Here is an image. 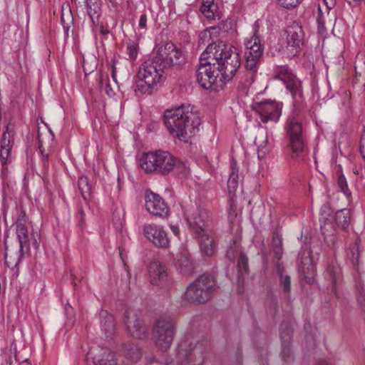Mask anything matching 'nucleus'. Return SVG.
Listing matches in <instances>:
<instances>
[{"label": "nucleus", "instance_id": "obj_1", "mask_svg": "<svg viewBox=\"0 0 365 365\" xmlns=\"http://www.w3.org/2000/svg\"><path fill=\"white\" fill-rule=\"evenodd\" d=\"M205 51L211 56L221 82L225 84L230 81L241 65L237 48L223 41H217L210 43Z\"/></svg>", "mask_w": 365, "mask_h": 365}, {"label": "nucleus", "instance_id": "obj_2", "mask_svg": "<svg viewBox=\"0 0 365 365\" xmlns=\"http://www.w3.org/2000/svg\"><path fill=\"white\" fill-rule=\"evenodd\" d=\"M163 120L169 133L185 143L195 135V130H198L200 125L197 115L192 112L189 106L184 105L165 110Z\"/></svg>", "mask_w": 365, "mask_h": 365}, {"label": "nucleus", "instance_id": "obj_3", "mask_svg": "<svg viewBox=\"0 0 365 365\" xmlns=\"http://www.w3.org/2000/svg\"><path fill=\"white\" fill-rule=\"evenodd\" d=\"M175 156L168 151L158 150L143 153L139 165L146 174L168 175L173 170Z\"/></svg>", "mask_w": 365, "mask_h": 365}, {"label": "nucleus", "instance_id": "obj_4", "mask_svg": "<svg viewBox=\"0 0 365 365\" xmlns=\"http://www.w3.org/2000/svg\"><path fill=\"white\" fill-rule=\"evenodd\" d=\"M164 69L160 66V61L155 56L144 61L138 68L135 91L141 93H150L160 82Z\"/></svg>", "mask_w": 365, "mask_h": 365}, {"label": "nucleus", "instance_id": "obj_5", "mask_svg": "<svg viewBox=\"0 0 365 365\" xmlns=\"http://www.w3.org/2000/svg\"><path fill=\"white\" fill-rule=\"evenodd\" d=\"M276 79L283 82L293 98L294 114L299 115L306 107L302 81L287 66H278L275 70Z\"/></svg>", "mask_w": 365, "mask_h": 365}, {"label": "nucleus", "instance_id": "obj_6", "mask_svg": "<svg viewBox=\"0 0 365 365\" xmlns=\"http://www.w3.org/2000/svg\"><path fill=\"white\" fill-rule=\"evenodd\" d=\"M215 290L216 282L214 277L204 273L187 287L185 299L190 303L205 304L212 297Z\"/></svg>", "mask_w": 365, "mask_h": 365}, {"label": "nucleus", "instance_id": "obj_7", "mask_svg": "<svg viewBox=\"0 0 365 365\" xmlns=\"http://www.w3.org/2000/svg\"><path fill=\"white\" fill-rule=\"evenodd\" d=\"M210 57L205 50L202 53L195 76L202 88L217 91L225 83L221 82L220 74L217 73L215 64L212 63Z\"/></svg>", "mask_w": 365, "mask_h": 365}, {"label": "nucleus", "instance_id": "obj_8", "mask_svg": "<svg viewBox=\"0 0 365 365\" xmlns=\"http://www.w3.org/2000/svg\"><path fill=\"white\" fill-rule=\"evenodd\" d=\"M175 329V322L170 316H161L155 321L152 328V337L160 350L165 351L170 349Z\"/></svg>", "mask_w": 365, "mask_h": 365}, {"label": "nucleus", "instance_id": "obj_9", "mask_svg": "<svg viewBox=\"0 0 365 365\" xmlns=\"http://www.w3.org/2000/svg\"><path fill=\"white\" fill-rule=\"evenodd\" d=\"M205 354L202 344L185 340L176 348V360L180 365H204Z\"/></svg>", "mask_w": 365, "mask_h": 365}, {"label": "nucleus", "instance_id": "obj_10", "mask_svg": "<svg viewBox=\"0 0 365 365\" xmlns=\"http://www.w3.org/2000/svg\"><path fill=\"white\" fill-rule=\"evenodd\" d=\"M155 56L160 61V66L164 68L180 69L187 62L185 52L170 41L160 46Z\"/></svg>", "mask_w": 365, "mask_h": 365}, {"label": "nucleus", "instance_id": "obj_11", "mask_svg": "<svg viewBox=\"0 0 365 365\" xmlns=\"http://www.w3.org/2000/svg\"><path fill=\"white\" fill-rule=\"evenodd\" d=\"M245 67L251 74V79L254 81V76L258 71L260 60L264 52V46L261 43L258 31L255 30L251 38L245 43Z\"/></svg>", "mask_w": 365, "mask_h": 365}, {"label": "nucleus", "instance_id": "obj_12", "mask_svg": "<svg viewBox=\"0 0 365 365\" xmlns=\"http://www.w3.org/2000/svg\"><path fill=\"white\" fill-rule=\"evenodd\" d=\"M285 129L289 145L293 154L298 156L304 147L305 134L302 123L294 118H289Z\"/></svg>", "mask_w": 365, "mask_h": 365}, {"label": "nucleus", "instance_id": "obj_13", "mask_svg": "<svg viewBox=\"0 0 365 365\" xmlns=\"http://www.w3.org/2000/svg\"><path fill=\"white\" fill-rule=\"evenodd\" d=\"M286 51L288 57L296 56L302 50L304 43V34L302 27L297 22H293L285 29Z\"/></svg>", "mask_w": 365, "mask_h": 365}, {"label": "nucleus", "instance_id": "obj_14", "mask_svg": "<svg viewBox=\"0 0 365 365\" xmlns=\"http://www.w3.org/2000/svg\"><path fill=\"white\" fill-rule=\"evenodd\" d=\"M282 103L269 99L256 102L253 107L263 123L277 122L282 115Z\"/></svg>", "mask_w": 365, "mask_h": 365}, {"label": "nucleus", "instance_id": "obj_15", "mask_svg": "<svg viewBox=\"0 0 365 365\" xmlns=\"http://www.w3.org/2000/svg\"><path fill=\"white\" fill-rule=\"evenodd\" d=\"M145 207L153 216L167 219L170 215V207L158 194L147 190L145 194Z\"/></svg>", "mask_w": 365, "mask_h": 365}, {"label": "nucleus", "instance_id": "obj_16", "mask_svg": "<svg viewBox=\"0 0 365 365\" xmlns=\"http://www.w3.org/2000/svg\"><path fill=\"white\" fill-rule=\"evenodd\" d=\"M148 272L151 284L161 288H168L172 284V279L168 277L165 266L159 262H151Z\"/></svg>", "mask_w": 365, "mask_h": 365}, {"label": "nucleus", "instance_id": "obj_17", "mask_svg": "<svg viewBox=\"0 0 365 365\" xmlns=\"http://www.w3.org/2000/svg\"><path fill=\"white\" fill-rule=\"evenodd\" d=\"M143 235L155 247L167 248L170 245V240L166 231L155 224L145 225L143 228Z\"/></svg>", "mask_w": 365, "mask_h": 365}, {"label": "nucleus", "instance_id": "obj_18", "mask_svg": "<svg viewBox=\"0 0 365 365\" xmlns=\"http://www.w3.org/2000/svg\"><path fill=\"white\" fill-rule=\"evenodd\" d=\"M194 236L207 232L211 217L207 210H197L187 220Z\"/></svg>", "mask_w": 365, "mask_h": 365}, {"label": "nucleus", "instance_id": "obj_19", "mask_svg": "<svg viewBox=\"0 0 365 365\" xmlns=\"http://www.w3.org/2000/svg\"><path fill=\"white\" fill-rule=\"evenodd\" d=\"M124 322L128 331L133 337L139 339H144L147 337V327L137 314L131 316L128 310L125 311Z\"/></svg>", "mask_w": 365, "mask_h": 365}, {"label": "nucleus", "instance_id": "obj_20", "mask_svg": "<svg viewBox=\"0 0 365 365\" xmlns=\"http://www.w3.org/2000/svg\"><path fill=\"white\" fill-rule=\"evenodd\" d=\"M88 355L93 359L94 365H118L115 353L107 349L92 348Z\"/></svg>", "mask_w": 365, "mask_h": 365}, {"label": "nucleus", "instance_id": "obj_21", "mask_svg": "<svg viewBox=\"0 0 365 365\" xmlns=\"http://www.w3.org/2000/svg\"><path fill=\"white\" fill-rule=\"evenodd\" d=\"M249 258L247 255L241 251L237 260V292L241 294L243 292L245 274L250 272Z\"/></svg>", "mask_w": 365, "mask_h": 365}, {"label": "nucleus", "instance_id": "obj_22", "mask_svg": "<svg viewBox=\"0 0 365 365\" xmlns=\"http://www.w3.org/2000/svg\"><path fill=\"white\" fill-rule=\"evenodd\" d=\"M195 238L198 240L200 250L202 255L210 257L217 252V245L207 232L195 236Z\"/></svg>", "mask_w": 365, "mask_h": 365}, {"label": "nucleus", "instance_id": "obj_23", "mask_svg": "<svg viewBox=\"0 0 365 365\" xmlns=\"http://www.w3.org/2000/svg\"><path fill=\"white\" fill-rule=\"evenodd\" d=\"M76 5L80 4L77 0H73ZM84 6L86 10V14L89 16L93 25L98 21L102 14V0H84Z\"/></svg>", "mask_w": 365, "mask_h": 365}, {"label": "nucleus", "instance_id": "obj_24", "mask_svg": "<svg viewBox=\"0 0 365 365\" xmlns=\"http://www.w3.org/2000/svg\"><path fill=\"white\" fill-rule=\"evenodd\" d=\"M16 229V236L19 242V257L16 264L24 257L25 252L30 250V236L26 225H17Z\"/></svg>", "mask_w": 365, "mask_h": 365}, {"label": "nucleus", "instance_id": "obj_25", "mask_svg": "<svg viewBox=\"0 0 365 365\" xmlns=\"http://www.w3.org/2000/svg\"><path fill=\"white\" fill-rule=\"evenodd\" d=\"M299 255H301V261L298 266V270L303 274L304 279L309 282L312 279L309 275L313 273L314 269V264L312 257V250H304L299 254Z\"/></svg>", "mask_w": 365, "mask_h": 365}, {"label": "nucleus", "instance_id": "obj_26", "mask_svg": "<svg viewBox=\"0 0 365 365\" xmlns=\"http://www.w3.org/2000/svg\"><path fill=\"white\" fill-rule=\"evenodd\" d=\"M121 355L129 362H137L142 356L139 346L132 341L123 343L120 350Z\"/></svg>", "mask_w": 365, "mask_h": 365}, {"label": "nucleus", "instance_id": "obj_27", "mask_svg": "<svg viewBox=\"0 0 365 365\" xmlns=\"http://www.w3.org/2000/svg\"><path fill=\"white\" fill-rule=\"evenodd\" d=\"M175 267L183 274H190L195 269L191 256L187 253H180L176 259Z\"/></svg>", "mask_w": 365, "mask_h": 365}, {"label": "nucleus", "instance_id": "obj_28", "mask_svg": "<svg viewBox=\"0 0 365 365\" xmlns=\"http://www.w3.org/2000/svg\"><path fill=\"white\" fill-rule=\"evenodd\" d=\"M200 11L209 20L220 19V11L215 0H202Z\"/></svg>", "mask_w": 365, "mask_h": 365}, {"label": "nucleus", "instance_id": "obj_29", "mask_svg": "<svg viewBox=\"0 0 365 365\" xmlns=\"http://www.w3.org/2000/svg\"><path fill=\"white\" fill-rule=\"evenodd\" d=\"M99 315L101 319V329L104 332L105 335L107 337L113 335L115 329L113 317L111 314H110L106 310L103 309H102L100 312Z\"/></svg>", "mask_w": 365, "mask_h": 365}, {"label": "nucleus", "instance_id": "obj_30", "mask_svg": "<svg viewBox=\"0 0 365 365\" xmlns=\"http://www.w3.org/2000/svg\"><path fill=\"white\" fill-rule=\"evenodd\" d=\"M239 167L235 158H232L230 163V173L227 180V189L229 194H235L238 187Z\"/></svg>", "mask_w": 365, "mask_h": 365}, {"label": "nucleus", "instance_id": "obj_31", "mask_svg": "<svg viewBox=\"0 0 365 365\" xmlns=\"http://www.w3.org/2000/svg\"><path fill=\"white\" fill-rule=\"evenodd\" d=\"M351 218V210L346 208L338 210L334 215L336 225L341 230H346L349 227Z\"/></svg>", "mask_w": 365, "mask_h": 365}, {"label": "nucleus", "instance_id": "obj_32", "mask_svg": "<svg viewBox=\"0 0 365 365\" xmlns=\"http://www.w3.org/2000/svg\"><path fill=\"white\" fill-rule=\"evenodd\" d=\"M78 187L83 198L86 201H88L91 197L92 193V187L88 178L86 175L78 177Z\"/></svg>", "mask_w": 365, "mask_h": 365}, {"label": "nucleus", "instance_id": "obj_33", "mask_svg": "<svg viewBox=\"0 0 365 365\" xmlns=\"http://www.w3.org/2000/svg\"><path fill=\"white\" fill-rule=\"evenodd\" d=\"M14 131L10 130V124L6 126L0 140V148L11 150L14 145Z\"/></svg>", "mask_w": 365, "mask_h": 365}, {"label": "nucleus", "instance_id": "obj_34", "mask_svg": "<svg viewBox=\"0 0 365 365\" xmlns=\"http://www.w3.org/2000/svg\"><path fill=\"white\" fill-rule=\"evenodd\" d=\"M336 170L337 185L341 192H342L347 197L351 195V192L349 188L348 182L345 175L342 173V168L340 165L337 166Z\"/></svg>", "mask_w": 365, "mask_h": 365}, {"label": "nucleus", "instance_id": "obj_35", "mask_svg": "<svg viewBox=\"0 0 365 365\" xmlns=\"http://www.w3.org/2000/svg\"><path fill=\"white\" fill-rule=\"evenodd\" d=\"M255 143L257 146L258 158H263L269 150L267 148L268 138L267 133L257 136L255 139Z\"/></svg>", "mask_w": 365, "mask_h": 365}, {"label": "nucleus", "instance_id": "obj_36", "mask_svg": "<svg viewBox=\"0 0 365 365\" xmlns=\"http://www.w3.org/2000/svg\"><path fill=\"white\" fill-rule=\"evenodd\" d=\"M172 172L180 178H185L190 175V168L186 163L175 157L174 166Z\"/></svg>", "mask_w": 365, "mask_h": 365}, {"label": "nucleus", "instance_id": "obj_37", "mask_svg": "<svg viewBox=\"0 0 365 365\" xmlns=\"http://www.w3.org/2000/svg\"><path fill=\"white\" fill-rule=\"evenodd\" d=\"M282 344H291L292 329L287 323H282L279 327Z\"/></svg>", "mask_w": 365, "mask_h": 365}, {"label": "nucleus", "instance_id": "obj_38", "mask_svg": "<svg viewBox=\"0 0 365 365\" xmlns=\"http://www.w3.org/2000/svg\"><path fill=\"white\" fill-rule=\"evenodd\" d=\"M279 286L282 287L283 293L289 296L291 292V277L289 274L281 275L279 277Z\"/></svg>", "mask_w": 365, "mask_h": 365}, {"label": "nucleus", "instance_id": "obj_39", "mask_svg": "<svg viewBox=\"0 0 365 365\" xmlns=\"http://www.w3.org/2000/svg\"><path fill=\"white\" fill-rule=\"evenodd\" d=\"M208 30L211 36H220L222 34H225L227 31V21H222L217 25L210 27Z\"/></svg>", "mask_w": 365, "mask_h": 365}, {"label": "nucleus", "instance_id": "obj_40", "mask_svg": "<svg viewBox=\"0 0 365 365\" xmlns=\"http://www.w3.org/2000/svg\"><path fill=\"white\" fill-rule=\"evenodd\" d=\"M139 46L138 43L134 41H129L127 42V54L130 61H135L138 54Z\"/></svg>", "mask_w": 365, "mask_h": 365}, {"label": "nucleus", "instance_id": "obj_41", "mask_svg": "<svg viewBox=\"0 0 365 365\" xmlns=\"http://www.w3.org/2000/svg\"><path fill=\"white\" fill-rule=\"evenodd\" d=\"M108 76L107 74H101L99 79V88L103 89L105 87V92L109 96H111L114 94V92L110 86V85L107 83L108 81Z\"/></svg>", "mask_w": 365, "mask_h": 365}, {"label": "nucleus", "instance_id": "obj_42", "mask_svg": "<svg viewBox=\"0 0 365 365\" xmlns=\"http://www.w3.org/2000/svg\"><path fill=\"white\" fill-rule=\"evenodd\" d=\"M360 240L356 239L354 245L351 248V262L354 267H356L359 262L360 251H359Z\"/></svg>", "mask_w": 365, "mask_h": 365}, {"label": "nucleus", "instance_id": "obj_43", "mask_svg": "<svg viewBox=\"0 0 365 365\" xmlns=\"http://www.w3.org/2000/svg\"><path fill=\"white\" fill-rule=\"evenodd\" d=\"M237 254V250L236 247V240H232L226 252V257L228 259L229 261L234 262L235 259H236Z\"/></svg>", "mask_w": 365, "mask_h": 365}, {"label": "nucleus", "instance_id": "obj_44", "mask_svg": "<svg viewBox=\"0 0 365 365\" xmlns=\"http://www.w3.org/2000/svg\"><path fill=\"white\" fill-rule=\"evenodd\" d=\"M11 150H6L0 148V162L2 165L3 170H6V165L8 163L11 161Z\"/></svg>", "mask_w": 365, "mask_h": 365}, {"label": "nucleus", "instance_id": "obj_45", "mask_svg": "<svg viewBox=\"0 0 365 365\" xmlns=\"http://www.w3.org/2000/svg\"><path fill=\"white\" fill-rule=\"evenodd\" d=\"M317 29H318V31L319 33L320 34H324L325 32V21H324V18L322 15V10H321V8L320 6L318 7V16H317Z\"/></svg>", "mask_w": 365, "mask_h": 365}, {"label": "nucleus", "instance_id": "obj_46", "mask_svg": "<svg viewBox=\"0 0 365 365\" xmlns=\"http://www.w3.org/2000/svg\"><path fill=\"white\" fill-rule=\"evenodd\" d=\"M278 4L283 8L291 9L296 7L300 3V0H277Z\"/></svg>", "mask_w": 365, "mask_h": 365}, {"label": "nucleus", "instance_id": "obj_47", "mask_svg": "<svg viewBox=\"0 0 365 365\" xmlns=\"http://www.w3.org/2000/svg\"><path fill=\"white\" fill-rule=\"evenodd\" d=\"M291 344H282V351H281V356L282 359L284 361H287L288 359L290 358L291 356Z\"/></svg>", "mask_w": 365, "mask_h": 365}, {"label": "nucleus", "instance_id": "obj_48", "mask_svg": "<svg viewBox=\"0 0 365 365\" xmlns=\"http://www.w3.org/2000/svg\"><path fill=\"white\" fill-rule=\"evenodd\" d=\"M272 247H282V238L279 232L276 230L272 233Z\"/></svg>", "mask_w": 365, "mask_h": 365}, {"label": "nucleus", "instance_id": "obj_49", "mask_svg": "<svg viewBox=\"0 0 365 365\" xmlns=\"http://www.w3.org/2000/svg\"><path fill=\"white\" fill-rule=\"evenodd\" d=\"M31 245H32L35 250H38L40 246V235L38 233H36V235L31 234Z\"/></svg>", "mask_w": 365, "mask_h": 365}, {"label": "nucleus", "instance_id": "obj_50", "mask_svg": "<svg viewBox=\"0 0 365 365\" xmlns=\"http://www.w3.org/2000/svg\"><path fill=\"white\" fill-rule=\"evenodd\" d=\"M234 195L235 194H229L230 197H229V200H228V205H229V213L231 215V214H235V209H236V204H235V199H234Z\"/></svg>", "mask_w": 365, "mask_h": 365}, {"label": "nucleus", "instance_id": "obj_51", "mask_svg": "<svg viewBox=\"0 0 365 365\" xmlns=\"http://www.w3.org/2000/svg\"><path fill=\"white\" fill-rule=\"evenodd\" d=\"M147 21H148L147 14L144 12L140 16L138 27L141 29L146 30Z\"/></svg>", "mask_w": 365, "mask_h": 365}, {"label": "nucleus", "instance_id": "obj_52", "mask_svg": "<svg viewBox=\"0 0 365 365\" xmlns=\"http://www.w3.org/2000/svg\"><path fill=\"white\" fill-rule=\"evenodd\" d=\"M26 221V212L24 211H21L17 217V220L16 222V226L17 225H25Z\"/></svg>", "mask_w": 365, "mask_h": 365}, {"label": "nucleus", "instance_id": "obj_53", "mask_svg": "<svg viewBox=\"0 0 365 365\" xmlns=\"http://www.w3.org/2000/svg\"><path fill=\"white\" fill-rule=\"evenodd\" d=\"M48 161H49V155L48 153H43L42 155V166L43 169L45 171L48 170Z\"/></svg>", "mask_w": 365, "mask_h": 365}, {"label": "nucleus", "instance_id": "obj_54", "mask_svg": "<svg viewBox=\"0 0 365 365\" xmlns=\"http://www.w3.org/2000/svg\"><path fill=\"white\" fill-rule=\"evenodd\" d=\"M273 252L275 258L277 260H280L283 254V247H272Z\"/></svg>", "mask_w": 365, "mask_h": 365}, {"label": "nucleus", "instance_id": "obj_55", "mask_svg": "<svg viewBox=\"0 0 365 365\" xmlns=\"http://www.w3.org/2000/svg\"><path fill=\"white\" fill-rule=\"evenodd\" d=\"M276 269H277V272L279 277H280V274L281 275L287 274H285V269L282 264L277 263L276 265Z\"/></svg>", "mask_w": 365, "mask_h": 365}, {"label": "nucleus", "instance_id": "obj_56", "mask_svg": "<svg viewBox=\"0 0 365 365\" xmlns=\"http://www.w3.org/2000/svg\"><path fill=\"white\" fill-rule=\"evenodd\" d=\"M78 221V226L81 229V232H83L84 229H85V227H86V224H85V217H76Z\"/></svg>", "mask_w": 365, "mask_h": 365}, {"label": "nucleus", "instance_id": "obj_57", "mask_svg": "<svg viewBox=\"0 0 365 365\" xmlns=\"http://www.w3.org/2000/svg\"><path fill=\"white\" fill-rule=\"evenodd\" d=\"M345 1L351 6H359L361 1H364L365 4V0H345Z\"/></svg>", "mask_w": 365, "mask_h": 365}, {"label": "nucleus", "instance_id": "obj_58", "mask_svg": "<svg viewBox=\"0 0 365 365\" xmlns=\"http://www.w3.org/2000/svg\"><path fill=\"white\" fill-rule=\"evenodd\" d=\"M100 33L103 36H106L110 34V31L108 29L105 28L103 24H101L100 26Z\"/></svg>", "mask_w": 365, "mask_h": 365}, {"label": "nucleus", "instance_id": "obj_59", "mask_svg": "<svg viewBox=\"0 0 365 365\" xmlns=\"http://www.w3.org/2000/svg\"><path fill=\"white\" fill-rule=\"evenodd\" d=\"M360 153L361 154L364 160H365V141L360 143Z\"/></svg>", "mask_w": 365, "mask_h": 365}, {"label": "nucleus", "instance_id": "obj_60", "mask_svg": "<svg viewBox=\"0 0 365 365\" xmlns=\"http://www.w3.org/2000/svg\"><path fill=\"white\" fill-rule=\"evenodd\" d=\"M171 230L175 235H179L180 230L178 226H171Z\"/></svg>", "mask_w": 365, "mask_h": 365}, {"label": "nucleus", "instance_id": "obj_61", "mask_svg": "<svg viewBox=\"0 0 365 365\" xmlns=\"http://www.w3.org/2000/svg\"><path fill=\"white\" fill-rule=\"evenodd\" d=\"M112 78L116 82V68L114 65L112 67Z\"/></svg>", "mask_w": 365, "mask_h": 365}, {"label": "nucleus", "instance_id": "obj_62", "mask_svg": "<svg viewBox=\"0 0 365 365\" xmlns=\"http://www.w3.org/2000/svg\"><path fill=\"white\" fill-rule=\"evenodd\" d=\"M85 217V212L82 207H80L78 212L76 215V217Z\"/></svg>", "mask_w": 365, "mask_h": 365}, {"label": "nucleus", "instance_id": "obj_63", "mask_svg": "<svg viewBox=\"0 0 365 365\" xmlns=\"http://www.w3.org/2000/svg\"><path fill=\"white\" fill-rule=\"evenodd\" d=\"M71 279H72V284H73L74 288H76V286H77V284L76 282V277L73 274L71 273Z\"/></svg>", "mask_w": 365, "mask_h": 365}, {"label": "nucleus", "instance_id": "obj_64", "mask_svg": "<svg viewBox=\"0 0 365 365\" xmlns=\"http://www.w3.org/2000/svg\"><path fill=\"white\" fill-rule=\"evenodd\" d=\"M38 149H39V150H40V152H41V155H43V153H45V150H44V148H43V146H42V145H41V144H40V145H38Z\"/></svg>", "mask_w": 365, "mask_h": 365}]
</instances>
